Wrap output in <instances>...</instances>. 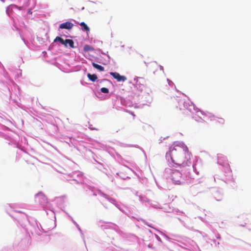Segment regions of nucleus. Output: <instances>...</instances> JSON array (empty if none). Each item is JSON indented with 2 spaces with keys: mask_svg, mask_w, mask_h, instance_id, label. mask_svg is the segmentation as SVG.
<instances>
[{
  "mask_svg": "<svg viewBox=\"0 0 251 251\" xmlns=\"http://www.w3.org/2000/svg\"><path fill=\"white\" fill-rule=\"evenodd\" d=\"M172 162L176 165L184 167L191 165L192 154L184 144L174 145L168 153Z\"/></svg>",
  "mask_w": 251,
  "mask_h": 251,
  "instance_id": "nucleus-1",
  "label": "nucleus"
},
{
  "mask_svg": "<svg viewBox=\"0 0 251 251\" xmlns=\"http://www.w3.org/2000/svg\"><path fill=\"white\" fill-rule=\"evenodd\" d=\"M172 179L174 184L181 185L183 183L182 174L177 170L173 171L171 175Z\"/></svg>",
  "mask_w": 251,
  "mask_h": 251,
  "instance_id": "nucleus-2",
  "label": "nucleus"
},
{
  "mask_svg": "<svg viewBox=\"0 0 251 251\" xmlns=\"http://www.w3.org/2000/svg\"><path fill=\"white\" fill-rule=\"evenodd\" d=\"M110 75L119 82L125 81L127 80L126 76L124 75H121L118 73L117 72H110Z\"/></svg>",
  "mask_w": 251,
  "mask_h": 251,
  "instance_id": "nucleus-3",
  "label": "nucleus"
},
{
  "mask_svg": "<svg viewBox=\"0 0 251 251\" xmlns=\"http://www.w3.org/2000/svg\"><path fill=\"white\" fill-rule=\"evenodd\" d=\"M74 26V24L70 22H66L61 24L59 25V28L60 29H66L68 30L71 29Z\"/></svg>",
  "mask_w": 251,
  "mask_h": 251,
  "instance_id": "nucleus-4",
  "label": "nucleus"
},
{
  "mask_svg": "<svg viewBox=\"0 0 251 251\" xmlns=\"http://www.w3.org/2000/svg\"><path fill=\"white\" fill-rule=\"evenodd\" d=\"M65 47H67L68 46H70L71 48H74V41L71 39H66L64 41V43L63 44Z\"/></svg>",
  "mask_w": 251,
  "mask_h": 251,
  "instance_id": "nucleus-5",
  "label": "nucleus"
},
{
  "mask_svg": "<svg viewBox=\"0 0 251 251\" xmlns=\"http://www.w3.org/2000/svg\"><path fill=\"white\" fill-rule=\"evenodd\" d=\"M76 24H79L81 26L82 30L87 32L90 31V28L84 22H81L80 23L77 22Z\"/></svg>",
  "mask_w": 251,
  "mask_h": 251,
  "instance_id": "nucleus-6",
  "label": "nucleus"
},
{
  "mask_svg": "<svg viewBox=\"0 0 251 251\" xmlns=\"http://www.w3.org/2000/svg\"><path fill=\"white\" fill-rule=\"evenodd\" d=\"M83 50L85 52L93 51L95 50L94 48L88 45H84Z\"/></svg>",
  "mask_w": 251,
  "mask_h": 251,
  "instance_id": "nucleus-7",
  "label": "nucleus"
},
{
  "mask_svg": "<svg viewBox=\"0 0 251 251\" xmlns=\"http://www.w3.org/2000/svg\"><path fill=\"white\" fill-rule=\"evenodd\" d=\"M87 76L89 79L93 82L95 81L98 78L97 75L95 74L91 75L90 74H88L87 75Z\"/></svg>",
  "mask_w": 251,
  "mask_h": 251,
  "instance_id": "nucleus-8",
  "label": "nucleus"
},
{
  "mask_svg": "<svg viewBox=\"0 0 251 251\" xmlns=\"http://www.w3.org/2000/svg\"><path fill=\"white\" fill-rule=\"evenodd\" d=\"M93 66L95 68L97 69L98 70H99L100 71H102L104 70V68L103 67L98 65V64H93Z\"/></svg>",
  "mask_w": 251,
  "mask_h": 251,
  "instance_id": "nucleus-9",
  "label": "nucleus"
},
{
  "mask_svg": "<svg viewBox=\"0 0 251 251\" xmlns=\"http://www.w3.org/2000/svg\"><path fill=\"white\" fill-rule=\"evenodd\" d=\"M215 120L216 122L219 123L221 124H223L225 122L224 119L222 118H217L215 119Z\"/></svg>",
  "mask_w": 251,
  "mask_h": 251,
  "instance_id": "nucleus-10",
  "label": "nucleus"
},
{
  "mask_svg": "<svg viewBox=\"0 0 251 251\" xmlns=\"http://www.w3.org/2000/svg\"><path fill=\"white\" fill-rule=\"evenodd\" d=\"M64 40H63L62 38L58 37V36L56 37L55 38V39L54 40V42L59 41L62 45L64 43Z\"/></svg>",
  "mask_w": 251,
  "mask_h": 251,
  "instance_id": "nucleus-11",
  "label": "nucleus"
},
{
  "mask_svg": "<svg viewBox=\"0 0 251 251\" xmlns=\"http://www.w3.org/2000/svg\"><path fill=\"white\" fill-rule=\"evenodd\" d=\"M100 91L103 93H109V90L107 88L105 87H102L101 88Z\"/></svg>",
  "mask_w": 251,
  "mask_h": 251,
  "instance_id": "nucleus-12",
  "label": "nucleus"
}]
</instances>
